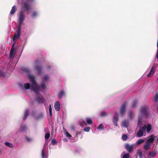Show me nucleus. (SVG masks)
<instances>
[{
  "label": "nucleus",
  "instance_id": "obj_50",
  "mask_svg": "<svg viewBox=\"0 0 158 158\" xmlns=\"http://www.w3.org/2000/svg\"><path fill=\"white\" fill-rule=\"evenodd\" d=\"M157 142L158 143V138L157 139Z\"/></svg>",
  "mask_w": 158,
  "mask_h": 158
},
{
  "label": "nucleus",
  "instance_id": "obj_29",
  "mask_svg": "<svg viewBox=\"0 0 158 158\" xmlns=\"http://www.w3.org/2000/svg\"><path fill=\"white\" fill-rule=\"evenodd\" d=\"M137 155L139 156L140 158H142L143 153L141 150H139L137 152Z\"/></svg>",
  "mask_w": 158,
  "mask_h": 158
},
{
  "label": "nucleus",
  "instance_id": "obj_3",
  "mask_svg": "<svg viewBox=\"0 0 158 158\" xmlns=\"http://www.w3.org/2000/svg\"><path fill=\"white\" fill-rule=\"evenodd\" d=\"M25 18V15H24L23 12L22 11H20L19 18L18 26V27L21 28V25L22 24L23 21H24Z\"/></svg>",
  "mask_w": 158,
  "mask_h": 158
},
{
  "label": "nucleus",
  "instance_id": "obj_12",
  "mask_svg": "<svg viewBox=\"0 0 158 158\" xmlns=\"http://www.w3.org/2000/svg\"><path fill=\"white\" fill-rule=\"evenodd\" d=\"M19 86L22 89H29L30 88V85L29 83H26L24 84L23 86V84L22 83H19Z\"/></svg>",
  "mask_w": 158,
  "mask_h": 158
},
{
  "label": "nucleus",
  "instance_id": "obj_28",
  "mask_svg": "<svg viewBox=\"0 0 158 158\" xmlns=\"http://www.w3.org/2000/svg\"><path fill=\"white\" fill-rule=\"evenodd\" d=\"M27 129V126L25 125H21L20 127V131H26Z\"/></svg>",
  "mask_w": 158,
  "mask_h": 158
},
{
  "label": "nucleus",
  "instance_id": "obj_40",
  "mask_svg": "<svg viewBox=\"0 0 158 158\" xmlns=\"http://www.w3.org/2000/svg\"><path fill=\"white\" fill-rule=\"evenodd\" d=\"M154 99L155 101H157L158 100V93H157L154 96Z\"/></svg>",
  "mask_w": 158,
  "mask_h": 158
},
{
  "label": "nucleus",
  "instance_id": "obj_37",
  "mask_svg": "<svg viewBox=\"0 0 158 158\" xmlns=\"http://www.w3.org/2000/svg\"><path fill=\"white\" fill-rule=\"evenodd\" d=\"M64 130L66 131L65 134L66 136L68 138H70L71 137L72 135L66 131V129H64Z\"/></svg>",
  "mask_w": 158,
  "mask_h": 158
},
{
  "label": "nucleus",
  "instance_id": "obj_35",
  "mask_svg": "<svg viewBox=\"0 0 158 158\" xmlns=\"http://www.w3.org/2000/svg\"><path fill=\"white\" fill-rule=\"evenodd\" d=\"M25 139L28 142H31L32 140V139L27 136H25Z\"/></svg>",
  "mask_w": 158,
  "mask_h": 158
},
{
  "label": "nucleus",
  "instance_id": "obj_5",
  "mask_svg": "<svg viewBox=\"0 0 158 158\" xmlns=\"http://www.w3.org/2000/svg\"><path fill=\"white\" fill-rule=\"evenodd\" d=\"M6 69L3 68H0V76L5 77L9 76V74L6 72Z\"/></svg>",
  "mask_w": 158,
  "mask_h": 158
},
{
  "label": "nucleus",
  "instance_id": "obj_7",
  "mask_svg": "<svg viewBox=\"0 0 158 158\" xmlns=\"http://www.w3.org/2000/svg\"><path fill=\"white\" fill-rule=\"evenodd\" d=\"M145 135L146 131L144 130L142 127L140 128L137 133V137H140L143 136H144Z\"/></svg>",
  "mask_w": 158,
  "mask_h": 158
},
{
  "label": "nucleus",
  "instance_id": "obj_44",
  "mask_svg": "<svg viewBox=\"0 0 158 158\" xmlns=\"http://www.w3.org/2000/svg\"><path fill=\"white\" fill-rule=\"evenodd\" d=\"M46 70L49 71L51 69V67L50 65H48L46 68Z\"/></svg>",
  "mask_w": 158,
  "mask_h": 158
},
{
  "label": "nucleus",
  "instance_id": "obj_2",
  "mask_svg": "<svg viewBox=\"0 0 158 158\" xmlns=\"http://www.w3.org/2000/svg\"><path fill=\"white\" fill-rule=\"evenodd\" d=\"M149 110V108L147 106H142L140 112L141 115L147 117L148 114V111Z\"/></svg>",
  "mask_w": 158,
  "mask_h": 158
},
{
  "label": "nucleus",
  "instance_id": "obj_24",
  "mask_svg": "<svg viewBox=\"0 0 158 158\" xmlns=\"http://www.w3.org/2000/svg\"><path fill=\"white\" fill-rule=\"evenodd\" d=\"M29 112V110L28 109H27L25 110V113H24V115L23 117V120H25L27 118L28 115V113Z\"/></svg>",
  "mask_w": 158,
  "mask_h": 158
},
{
  "label": "nucleus",
  "instance_id": "obj_19",
  "mask_svg": "<svg viewBox=\"0 0 158 158\" xmlns=\"http://www.w3.org/2000/svg\"><path fill=\"white\" fill-rule=\"evenodd\" d=\"M65 95V93L63 90H60L58 94V96L59 99H61Z\"/></svg>",
  "mask_w": 158,
  "mask_h": 158
},
{
  "label": "nucleus",
  "instance_id": "obj_10",
  "mask_svg": "<svg viewBox=\"0 0 158 158\" xmlns=\"http://www.w3.org/2000/svg\"><path fill=\"white\" fill-rule=\"evenodd\" d=\"M142 128L145 131H147V133H149L152 129V126L150 124L144 125Z\"/></svg>",
  "mask_w": 158,
  "mask_h": 158
},
{
  "label": "nucleus",
  "instance_id": "obj_25",
  "mask_svg": "<svg viewBox=\"0 0 158 158\" xmlns=\"http://www.w3.org/2000/svg\"><path fill=\"white\" fill-rule=\"evenodd\" d=\"M17 10V8L16 6L15 5L13 6L11 9V10L10 11V14L11 15H13L16 11Z\"/></svg>",
  "mask_w": 158,
  "mask_h": 158
},
{
  "label": "nucleus",
  "instance_id": "obj_34",
  "mask_svg": "<svg viewBox=\"0 0 158 158\" xmlns=\"http://www.w3.org/2000/svg\"><path fill=\"white\" fill-rule=\"evenodd\" d=\"M38 15V14L37 12L34 11L33 12L32 15L31 16V17L33 18H34L37 16Z\"/></svg>",
  "mask_w": 158,
  "mask_h": 158
},
{
  "label": "nucleus",
  "instance_id": "obj_49",
  "mask_svg": "<svg viewBox=\"0 0 158 158\" xmlns=\"http://www.w3.org/2000/svg\"><path fill=\"white\" fill-rule=\"evenodd\" d=\"M81 132H80L79 133H78L77 134V135H79V134H81Z\"/></svg>",
  "mask_w": 158,
  "mask_h": 158
},
{
  "label": "nucleus",
  "instance_id": "obj_18",
  "mask_svg": "<svg viewBox=\"0 0 158 158\" xmlns=\"http://www.w3.org/2000/svg\"><path fill=\"white\" fill-rule=\"evenodd\" d=\"M156 154V152L154 151H149L147 152V156L149 158L155 156Z\"/></svg>",
  "mask_w": 158,
  "mask_h": 158
},
{
  "label": "nucleus",
  "instance_id": "obj_42",
  "mask_svg": "<svg viewBox=\"0 0 158 158\" xmlns=\"http://www.w3.org/2000/svg\"><path fill=\"white\" fill-rule=\"evenodd\" d=\"M142 119V118L140 116L139 117V120L138 121V125H139L141 123V121Z\"/></svg>",
  "mask_w": 158,
  "mask_h": 158
},
{
  "label": "nucleus",
  "instance_id": "obj_39",
  "mask_svg": "<svg viewBox=\"0 0 158 158\" xmlns=\"http://www.w3.org/2000/svg\"><path fill=\"white\" fill-rule=\"evenodd\" d=\"M100 115L101 117H104L107 115V114L105 112L102 111Z\"/></svg>",
  "mask_w": 158,
  "mask_h": 158
},
{
  "label": "nucleus",
  "instance_id": "obj_30",
  "mask_svg": "<svg viewBox=\"0 0 158 158\" xmlns=\"http://www.w3.org/2000/svg\"><path fill=\"white\" fill-rule=\"evenodd\" d=\"M86 122L87 124H90L92 123V119L89 118H87L86 120Z\"/></svg>",
  "mask_w": 158,
  "mask_h": 158
},
{
  "label": "nucleus",
  "instance_id": "obj_6",
  "mask_svg": "<svg viewBox=\"0 0 158 158\" xmlns=\"http://www.w3.org/2000/svg\"><path fill=\"white\" fill-rule=\"evenodd\" d=\"M20 28L18 27L17 29V33H15L13 38V40L14 42V44L15 42H16V40L18 39L20 37Z\"/></svg>",
  "mask_w": 158,
  "mask_h": 158
},
{
  "label": "nucleus",
  "instance_id": "obj_4",
  "mask_svg": "<svg viewBox=\"0 0 158 158\" xmlns=\"http://www.w3.org/2000/svg\"><path fill=\"white\" fill-rule=\"evenodd\" d=\"M49 79V77L48 75H45L43 78L41 86L40 87H39L41 88V89L43 92H44L45 90V89L46 88V87L44 82L48 81Z\"/></svg>",
  "mask_w": 158,
  "mask_h": 158
},
{
  "label": "nucleus",
  "instance_id": "obj_22",
  "mask_svg": "<svg viewBox=\"0 0 158 158\" xmlns=\"http://www.w3.org/2000/svg\"><path fill=\"white\" fill-rule=\"evenodd\" d=\"M129 154L126 153L125 152H123L121 155V158H129Z\"/></svg>",
  "mask_w": 158,
  "mask_h": 158
},
{
  "label": "nucleus",
  "instance_id": "obj_1",
  "mask_svg": "<svg viewBox=\"0 0 158 158\" xmlns=\"http://www.w3.org/2000/svg\"><path fill=\"white\" fill-rule=\"evenodd\" d=\"M22 70L27 74H28V77L30 81L32 83L30 88L36 94V101L40 104L43 103L44 99L43 96L40 94V91L42 90L41 88L39 87L37 82L35 80V77L34 76L29 74L30 71L27 68H23Z\"/></svg>",
  "mask_w": 158,
  "mask_h": 158
},
{
  "label": "nucleus",
  "instance_id": "obj_16",
  "mask_svg": "<svg viewBox=\"0 0 158 158\" xmlns=\"http://www.w3.org/2000/svg\"><path fill=\"white\" fill-rule=\"evenodd\" d=\"M23 8L27 11H29L30 9L29 4L28 2H24L23 3Z\"/></svg>",
  "mask_w": 158,
  "mask_h": 158
},
{
  "label": "nucleus",
  "instance_id": "obj_38",
  "mask_svg": "<svg viewBox=\"0 0 158 158\" xmlns=\"http://www.w3.org/2000/svg\"><path fill=\"white\" fill-rule=\"evenodd\" d=\"M90 129V127H85L83 129L84 131L85 132H89Z\"/></svg>",
  "mask_w": 158,
  "mask_h": 158
},
{
  "label": "nucleus",
  "instance_id": "obj_51",
  "mask_svg": "<svg viewBox=\"0 0 158 158\" xmlns=\"http://www.w3.org/2000/svg\"><path fill=\"white\" fill-rule=\"evenodd\" d=\"M1 149L0 148V151L1 152Z\"/></svg>",
  "mask_w": 158,
  "mask_h": 158
},
{
  "label": "nucleus",
  "instance_id": "obj_9",
  "mask_svg": "<svg viewBox=\"0 0 158 158\" xmlns=\"http://www.w3.org/2000/svg\"><path fill=\"white\" fill-rule=\"evenodd\" d=\"M127 105V103L126 102H125L121 106L120 110V113L121 115H124L125 111V110Z\"/></svg>",
  "mask_w": 158,
  "mask_h": 158
},
{
  "label": "nucleus",
  "instance_id": "obj_27",
  "mask_svg": "<svg viewBox=\"0 0 158 158\" xmlns=\"http://www.w3.org/2000/svg\"><path fill=\"white\" fill-rule=\"evenodd\" d=\"M5 144L6 146L11 148H13L14 147L13 144L12 143L8 142H6L5 143Z\"/></svg>",
  "mask_w": 158,
  "mask_h": 158
},
{
  "label": "nucleus",
  "instance_id": "obj_41",
  "mask_svg": "<svg viewBox=\"0 0 158 158\" xmlns=\"http://www.w3.org/2000/svg\"><path fill=\"white\" fill-rule=\"evenodd\" d=\"M50 136L49 133H46L45 135V138L46 139H48Z\"/></svg>",
  "mask_w": 158,
  "mask_h": 158
},
{
  "label": "nucleus",
  "instance_id": "obj_47",
  "mask_svg": "<svg viewBox=\"0 0 158 158\" xmlns=\"http://www.w3.org/2000/svg\"><path fill=\"white\" fill-rule=\"evenodd\" d=\"M63 140L64 141V142H67V141H68V140L67 139H66V138H64L63 139Z\"/></svg>",
  "mask_w": 158,
  "mask_h": 158
},
{
  "label": "nucleus",
  "instance_id": "obj_32",
  "mask_svg": "<svg viewBox=\"0 0 158 158\" xmlns=\"http://www.w3.org/2000/svg\"><path fill=\"white\" fill-rule=\"evenodd\" d=\"M97 129L99 130H102L104 129V127L102 124H100L97 128Z\"/></svg>",
  "mask_w": 158,
  "mask_h": 158
},
{
  "label": "nucleus",
  "instance_id": "obj_21",
  "mask_svg": "<svg viewBox=\"0 0 158 158\" xmlns=\"http://www.w3.org/2000/svg\"><path fill=\"white\" fill-rule=\"evenodd\" d=\"M48 154L45 152V148L44 147L42 151V158H48Z\"/></svg>",
  "mask_w": 158,
  "mask_h": 158
},
{
  "label": "nucleus",
  "instance_id": "obj_14",
  "mask_svg": "<svg viewBox=\"0 0 158 158\" xmlns=\"http://www.w3.org/2000/svg\"><path fill=\"white\" fill-rule=\"evenodd\" d=\"M118 121V114L117 113H115L114 118L113 119V122L114 124L116 126H118L117 122Z\"/></svg>",
  "mask_w": 158,
  "mask_h": 158
},
{
  "label": "nucleus",
  "instance_id": "obj_31",
  "mask_svg": "<svg viewBox=\"0 0 158 158\" xmlns=\"http://www.w3.org/2000/svg\"><path fill=\"white\" fill-rule=\"evenodd\" d=\"M144 141V140L142 139H139L136 142V144L137 145H139L143 143Z\"/></svg>",
  "mask_w": 158,
  "mask_h": 158
},
{
  "label": "nucleus",
  "instance_id": "obj_33",
  "mask_svg": "<svg viewBox=\"0 0 158 158\" xmlns=\"http://www.w3.org/2000/svg\"><path fill=\"white\" fill-rule=\"evenodd\" d=\"M138 103L137 101L136 100H134L133 102L132 105V107L134 108L136 106Z\"/></svg>",
  "mask_w": 158,
  "mask_h": 158
},
{
  "label": "nucleus",
  "instance_id": "obj_8",
  "mask_svg": "<svg viewBox=\"0 0 158 158\" xmlns=\"http://www.w3.org/2000/svg\"><path fill=\"white\" fill-rule=\"evenodd\" d=\"M39 62L37 60H36L35 62V64L36 66V69L37 72L38 74L40 75L41 74V71L42 69V67L40 66L39 65Z\"/></svg>",
  "mask_w": 158,
  "mask_h": 158
},
{
  "label": "nucleus",
  "instance_id": "obj_46",
  "mask_svg": "<svg viewBox=\"0 0 158 158\" xmlns=\"http://www.w3.org/2000/svg\"><path fill=\"white\" fill-rule=\"evenodd\" d=\"M132 115V113L131 112L129 113V116L130 118H131V116Z\"/></svg>",
  "mask_w": 158,
  "mask_h": 158
},
{
  "label": "nucleus",
  "instance_id": "obj_23",
  "mask_svg": "<svg viewBox=\"0 0 158 158\" xmlns=\"http://www.w3.org/2000/svg\"><path fill=\"white\" fill-rule=\"evenodd\" d=\"M151 145L150 143L146 142L145 144L143 146L144 150L146 151H148Z\"/></svg>",
  "mask_w": 158,
  "mask_h": 158
},
{
  "label": "nucleus",
  "instance_id": "obj_13",
  "mask_svg": "<svg viewBox=\"0 0 158 158\" xmlns=\"http://www.w3.org/2000/svg\"><path fill=\"white\" fill-rule=\"evenodd\" d=\"M14 44L12 45V47L10 50V59H13L14 58L15 54L16 51L15 49L13 48Z\"/></svg>",
  "mask_w": 158,
  "mask_h": 158
},
{
  "label": "nucleus",
  "instance_id": "obj_20",
  "mask_svg": "<svg viewBox=\"0 0 158 158\" xmlns=\"http://www.w3.org/2000/svg\"><path fill=\"white\" fill-rule=\"evenodd\" d=\"M155 70L154 69V66H152L151 70L150 72L147 75V77H151V76H152L153 74L155 73Z\"/></svg>",
  "mask_w": 158,
  "mask_h": 158
},
{
  "label": "nucleus",
  "instance_id": "obj_36",
  "mask_svg": "<svg viewBox=\"0 0 158 158\" xmlns=\"http://www.w3.org/2000/svg\"><path fill=\"white\" fill-rule=\"evenodd\" d=\"M49 110L50 115V116H51L52 115V108L51 107V106L50 104L49 105Z\"/></svg>",
  "mask_w": 158,
  "mask_h": 158
},
{
  "label": "nucleus",
  "instance_id": "obj_26",
  "mask_svg": "<svg viewBox=\"0 0 158 158\" xmlns=\"http://www.w3.org/2000/svg\"><path fill=\"white\" fill-rule=\"evenodd\" d=\"M129 122L127 120H124L123 122L122 126L127 128L129 125Z\"/></svg>",
  "mask_w": 158,
  "mask_h": 158
},
{
  "label": "nucleus",
  "instance_id": "obj_15",
  "mask_svg": "<svg viewBox=\"0 0 158 158\" xmlns=\"http://www.w3.org/2000/svg\"><path fill=\"white\" fill-rule=\"evenodd\" d=\"M133 145L126 144L125 145V148L129 152H131L133 151Z\"/></svg>",
  "mask_w": 158,
  "mask_h": 158
},
{
  "label": "nucleus",
  "instance_id": "obj_52",
  "mask_svg": "<svg viewBox=\"0 0 158 158\" xmlns=\"http://www.w3.org/2000/svg\"><path fill=\"white\" fill-rule=\"evenodd\" d=\"M157 80L158 81V78H157Z\"/></svg>",
  "mask_w": 158,
  "mask_h": 158
},
{
  "label": "nucleus",
  "instance_id": "obj_17",
  "mask_svg": "<svg viewBox=\"0 0 158 158\" xmlns=\"http://www.w3.org/2000/svg\"><path fill=\"white\" fill-rule=\"evenodd\" d=\"M54 107L56 111H59L60 109V104L59 102L57 101L55 102Z\"/></svg>",
  "mask_w": 158,
  "mask_h": 158
},
{
  "label": "nucleus",
  "instance_id": "obj_48",
  "mask_svg": "<svg viewBox=\"0 0 158 158\" xmlns=\"http://www.w3.org/2000/svg\"><path fill=\"white\" fill-rule=\"evenodd\" d=\"M43 116V114H41L40 117H39L38 118H41V117H42Z\"/></svg>",
  "mask_w": 158,
  "mask_h": 158
},
{
  "label": "nucleus",
  "instance_id": "obj_11",
  "mask_svg": "<svg viewBox=\"0 0 158 158\" xmlns=\"http://www.w3.org/2000/svg\"><path fill=\"white\" fill-rule=\"evenodd\" d=\"M155 137L154 135H151L148 137L146 143L151 144L153 142Z\"/></svg>",
  "mask_w": 158,
  "mask_h": 158
},
{
  "label": "nucleus",
  "instance_id": "obj_45",
  "mask_svg": "<svg viewBox=\"0 0 158 158\" xmlns=\"http://www.w3.org/2000/svg\"><path fill=\"white\" fill-rule=\"evenodd\" d=\"M52 143H53V144L54 145L56 143V141L55 139H53L52 140Z\"/></svg>",
  "mask_w": 158,
  "mask_h": 158
},
{
  "label": "nucleus",
  "instance_id": "obj_43",
  "mask_svg": "<svg viewBox=\"0 0 158 158\" xmlns=\"http://www.w3.org/2000/svg\"><path fill=\"white\" fill-rule=\"evenodd\" d=\"M127 135H123L122 136V139L124 140H126L127 139Z\"/></svg>",
  "mask_w": 158,
  "mask_h": 158
}]
</instances>
